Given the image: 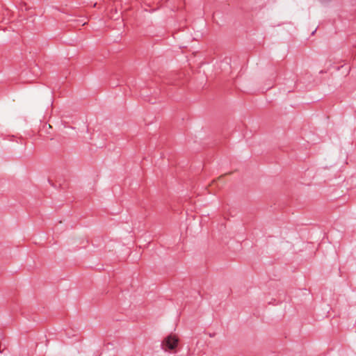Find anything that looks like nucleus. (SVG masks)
<instances>
[{
  "label": "nucleus",
  "instance_id": "obj_1",
  "mask_svg": "<svg viewBox=\"0 0 356 356\" xmlns=\"http://www.w3.org/2000/svg\"><path fill=\"white\" fill-rule=\"evenodd\" d=\"M178 338L174 334H170L165 337L162 343L161 348L164 351H173L177 346Z\"/></svg>",
  "mask_w": 356,
  "mask_h": 356
},
{
  "label": "nucleus",
  "instance_id": "obj_2",
  "mask_svg": "<svg viewBox=\"0 0 356 356\" xmlns=\"http://www.w3.org/2000/svg\"><path fill=\"white\" fill-rule=\"evenodd\" d=\"M86 22H83V23H82V25L86 24Z\"/></svg>",
  "mask_w": 356,
  "mask_h": 356
}]
</instances>
